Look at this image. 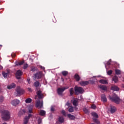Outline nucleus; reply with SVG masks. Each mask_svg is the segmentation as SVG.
<instances>
[{
	"instance_id": "40",
	"label": "nucleus",
	"mask_w": 124,
	"mask_h": 124,
	"mask_svg": "<svg viewBox=\"0 0 124 124\" xmlns=\"http://www.w3.org/2000/svg\"><path fill=\"white\" fill-rule=\"evenodd\" d=\"M42 122V120H41V118H39L38 120V124H41Z\"/></svg>"
},
{
	"instance_id": "46",
	"label": "nucleus",
	"mask_w": 124,
	"mask_h": 124,
	"mask_svg": "<svg viewBox=\"0 0 124 124\" xmlns=\"http://www.w3.org/2000/svg\"><path fill=\"white\" fill-rule=\"evenodd\" d=\"M28 91H29V92H31V89L28 88Z\"/></svg>"
},
{
	"instance_id": "15",
	"label": "nucleus",
	"mask_w": 124,
	"mask_h": 124,
	"mask_svg": "<svg viewBox=\"0 0 124 124\" xmlns=\"http://www.w3.org/2000/svg\"><path fill=\"white\" fill-rule=\"evenodd\" d=\"M89 81H83L80 82V85L82 86H85L87 85H89Z\"/></svg>"
},
{
	"instance_id": "32",
	"label": "nucleus",
	"mask_w": 124,
	"mask_h": 124,
	"mask_svg": "<svg viewBox=\"0 0 124 124\" xmlns=\"http://www.w3.org/2000/svg\"><path fill=\"white\" fill-rule=\"evenodd\" d=\"M59 121L60 122V123H63V122H64V119H63V117H59Z\"/></svg>"
},
{
	"instance_id": "10",
	"label": "nucleus",
	"mask_w": 124,
	"mask_h": 124,
	"mask_svg": "<svg viewBox=\"0 0 124 124\" xmlns=\"http://www.w3.org/2000/svg\"><path fill=\"white\" fill-rule=\"evenodd\" d=\"M66 106H68L69 109L68 111L70 113H72L74 111V109H73V107L72 106H70V104L67 102L66 104Z\"/></svg>"
},
{
	"instance_id": "34",
	"label": "nucleus",
	"mask_w": 124,
	"mask_h": 124,
	"mask_svg": "<svg viewBox=\"0 0 124 124\" xmlns=\"http://www.w3.org/2000/svg\"><path fill=\"white\" fill-rule=\"evenodd\" d=\"M62 74L63 76H66V75L68 74V72H67V71H64L62 72Z\"/></svg>"
},
{
	"instance_id": "38",
	"label": "nucleus",
	"mask_w": 124,
	"mask_h": 124,
	"mask_svg": "<svg viewBox=\"0 0 124 124\" xmlns=\"http://www.w3.org/2000/svg\"><path fill=\"white\" fill-rule=\"evenodd\" d=\"M112 72L113 71H112V70H109L107 72V74H108V75H111Z\"/></svg>"
},
{
	"instance_id": "31",
	"label": "nucleus",
	"mask_w": 124,
	"mask_h": 124,
	"mask_svg": "<svg viewBox=\"0 0 124 124\" xmlns=\"http://www.w3.org/2000/svg\"><path fill=\"white\" fill-rule=\"evenodd\" d=\"M69 92H70V95H72L74 93V89H73V88H71L70 89Z\"/></svg>"
},
{
	"instance_id": "26",
	"label": "nucleus",
	"mask_w": 124,
	"mask_h": 124,
	"mask_svg": "<svg viewBox=\"0 0 124 124\" xmlns=\"http://www.w3.org/2000/svg\"><path fill=\"white\" fill-rule=\"evenodd\" d=\"M32 101V100H31V98H28L26 99L25 102H26V103H31V102Z\"/></svg>"
},
{
	"instance_id": "42",
	"label": "nucleus",
	"mask_w": 124,
	"mask_h": 124,
	"mask_svg": "<svg viewBox=\"0 0 124 124\" xmlns=\"http://www.w3.org/2000/svg\"><path fill=\"white\" fill-rule=\"evenodd\" d=\"M24 61H21V62H19L18 63V64L19 65H22V64H23L24 63Z\"/></svg>"
},
{
	"instance_id": "33",
	"label": "nucleus",
	"mask_w": 124,
	"mask_h": 124,
	"mask_svg": "<svg viewBox=\"0 0 124 124\" xmlns=\"http://www.w3.org/2000/svg\"><path fill=\"white\" fill-rule=\"evenodd\" d=\"M2 75L4 78H6L8 75V73H5V72H2Z\"/></svg>"
},
{
	"instance_id": "24",
	"label": "nucleus",
	"mask_w": 124,
	"mask_h": 124,
	"mask_svg": "<svg viewBox=\"0 0 124 124\" xmlns=\"http://www.w3.org/2000/svg\"><path fill=\"white\" fill-rule=\"evenodd\" d=\"M111 60H109L107 63H105V65L106 69H107V65H110L111 64Z\"/></svg>"
},
{
	"instance_id": "21",
	"label": "nucleus",
	"mask_w": 124,
	"mask_h": 124,
	"mask_svg": "<svg viewBox=\"0 0 124 124\" xmlns=\"http://www.w3.org/2000/svg\"><path fill=\"white\" fill-rule=\"evenodd\" d=\"M111 90H112L113 91H119V88L117 86H113L111 87Z\"/></svg>"
},
{
	"instance_id": "44",
	"label": "nucleus",
	"mask_w": 124,
	"mask_h": 124,
	"mask_svg": "<svg viewBox=\"0 0 124 124\" xmlns=\"http://www.w3.org/2000/svg\"><path fill=\"white\" fill-rule=\"evenodd\" d=\"M27 81L28 84H31V79H30V78H27Z\"/></svg>"
},
{
	"instance_id": "48",
	"label": "nucleus",
	"mask_w": 124,
	"mask_h": 124,
	"mask_svg": "<svg viewBox=\"0 0 124 124\" xmlns=\"http://www.w3.org/2000/svg\"><path fill=\"white\" fill-rule=\"evenodd\" d=\"M37 97V96H35V99H36Z\"/></svg>"
},
{
	"instance_id": "17",
	"label": "nucleus",
	"mask_w": 124,
	"mask_h": 124,
	"mask_svg": "<svg viewBox=\"0 0 124 124\" xmlns=\"http://www.w3.org/2000/svg\"><path fill=\"white\" fill-rule=\"evenodd\" d=\"M74 106H77L78 105V99H75L73 101Z\"/></svg>"
},
{
	"instance_id": "22",
	"label": "nucleus",
	"mask_w": 124,
	"mask_h": 124,
	"mask_svg": "<svg viewBox=\"0 0 124 124\" xmlns=\"http://www.w3.org/2000/svg\"><path fill=\"white\" fill-rule=\"evenodd\" d=\"M32 108H33V106L31 105L29 106L28 107V111L30 113L32 112Z\"/></svg>"
},
{
	"instance_id": "37",
	"label": "nucleus",
	"mask_w": 124,
	"mask_h": 124,
	"mask_svg": "<svg viewBox=\"0 0 124 124\" xmlns=\"http://www.w3.org/2000/svg\"><path fill=\"white\" fill-rule=\"evenodd\" d=\"M54 111H55V106H52L51 107V112H54Z\"/></svg>"
},
{
	"instance_id": "49",
	"label": "nucleus",
	"mask_w": 124,
	"mask_h": 124,
	"mask_svg": "<svg viewBox=\"0 0 124 124\" xmlns=\"http://www.w3.org/2000/svg\"><path fill=\"white\" fill-rule=\"evenodd\" d=\"M93 82H94V81H93Z\"/></svg>"
},
{
	"instance_id": "23",
	"label": "nucleus",
	"mask_w": 124,
	"mask_h": 124,
	"mask_svg": "<svg viewBox=\"0 0 124 124\" xmlns=\"http://www.w3.org/2000/svg\"><path fill=\"white\" fill-rule=\"evenodd\" d=\"M99 87L100 89H101V90H103V91H106V90H107V87L104 85H99Z\"/></svg>"
},
{
	"instance_id": "41",
	"label": "nucleus",
	"mask_w": 124,
	"mask_h": 124,
	"mask_svg": "<svg viewBox=\"0 0 124 124\" xmlns=\"http://www.w3.org/2000/svg\"><path fill=\"white\" fill-rule=\"evenodd\" d=\"M3 101V97L2 96H0V102Z\"/></svg>"
},
{
	"instance_id": "12",
	"label": "nucleus",
	"mask_w": 124,
	"mask_h": 124,
	"mask_svg": "<svg viewBox=\"0 0 124 124\" xmlns=\"http://www.w3.org/2000/svg\"><path fill=\"white\" fill-rule=\"evenodd\" d=\"M37 96H38L39 99H41V98H43L44 97V96L42 93V92L40 90H39L37 92Z\"/></svg>"
},
{
	"instance_id": "25",
	"label": "nucleus",
	"mask_w": 124,
	"mask_h": 124,
	"mask_svg": "<svg viewBox=\"0 0 124 124\" xmlns=\"http://www.w3.org/2000/svg\"><path fill=\"white\" fill-rule=\"evenodd\" d=\"M75 79L76 80V81H79L80 80V77L78 74H76L75 75Z\"/></svg>"
},
{
	"instance_id": "13",
	"label": "nucleus",
	"mask_w": 124,
	"mask_h": 124,
	"mask_svg": "<svg viewBox=\"0 0 124 124\" xmlns=\"http://www.w3.org/2000/svg\"><path fill=\"white\" fill-rule=\"evenodd\" d=\"M19 103H20V101L17 99L14 100L11 102L12 105H13L14 106H16V105H18Z\"/></svg>"
},
{
	"instance_id": "47",
	"label": "nucleus",
	"mask_w": 124,
	"mask_h": 124,
	"mask_svg": "<svg viewBox=\"0 0 124 124\" xmlns=\"http://www.w3.org/2000/svg\"><path fill=\"white\" fill-rule=\"evenodd\" d=\"M41 68H42V69H45V68L42 66H41Z\"/></svg>"
},
{
	"instance_id": "27",
	"label": "nucleus",
	"mask_w": 124,
	"mask_h": 124,
	"mask_svg": "<svg viewBox=\"0 0 124 124\" xmlns=\"http://www.w3.org/2000/svg\"><path fill=\"white\" fill-rule=\"evenodd\" d=\"M115 73L117 75H120L122 73V71L119 69L115 70Z\"/></svg>"
},
{
	"instance_id": "36",
	"label": "nucleus",
	"mask_w": 124,
	"mask_h": 124,
	"mask_svg": "<svg viewBox=\"0 0 124 124\" xmlns=\"http://www.w3.org/2000/svg\"><path fill=\"white\" fill-rule=\"evenodd\" d=\"M61 113L63 116H65V117L66 116V112H65V111L63 110L61 111Z\"/></svg>"
},
{
	"instance_id": "6",
	"label": "nucleus",
	"mask_w": 124,
	"mask_h": 124,
	"mask_svg": "<svg viewBox=\"0 0 124 124\" xmlns=\"http://www.w3.org/2000/svg\"><path fill=\"white\" fill-rule=\"evenodd\" d=\"M92 115L93 116V122H94V123H95L97 124H100V122H99V121H98L97 119V118H98V115H97V114H96V113L95 112H93L92 113Z\"/></svg>"
},
{
	"instance_id": "16",
	"label": "nucleus",
	"mask_w": 124,
	"mask_h": 124,
	"mask_svg": "<svg viewBox=\"0 0 124 124\" xmlns=\"http://www.w3.org/2000/svg\"><path fill=\"white\" fill-rule=\"evenodd\" d=\"M101 100L103 102H106L107 101V99L106 98V96L105 94H102L101 96Z\"/></svg>"
},
{
	"instance_id": "19",
	"label": "nucleus",
	"mask_w": 124,
	"mask_h": 124,
	"mask_svg": "<svg viewBox=\"0 0 124 124\" xmlns=\"http://www.w3.org/2000/svg\"><path fill=\"white\" fill-rule=\"evenodd\" d=\"M67 116L70 120H75V116L71 114H67Z\"/></svg>"
},
{
	"instance_id": "14",
	"label": "nucleus",
	"mask_w": 124,
	"mask_h": 124,
	"mask_svg": "<svg viewBox=\"0 0 124 124\" xmlns=\"http://www.w3.org/2000/svg\"><path fill=\"white\" fill-rule=\"evenodd\" d=\"M16 87V84L15 83H12L11 85L7 86V89L11 90V89H14Z\"/></svg>"
},
{
	"instance_id": "39",
	"label": "nucleus",
	"mask_w": 124,
	"mask_h": 124,
	"mask_svg": "<svg viewBox=\"0 0 124 124\" xmlns=\"http://www.w3.org/2000/svg\"><path fill=\"white\" fill-rule=\"evenodd\" d=\"M91 108H92V109H95L96 108V106H95V105H92V106H91Z\"/></svg>"
},
{
	"instance_id": "35",
	"label": "nucleus",
	"mask_w": 124,
	"mask_h": 124,
	"mask_svg": "<svg viewBox=\"0 0 124 124\" xmlns=\"http://www.w3.org/2000/svg\"><path fill=\"white\" fill-rule=\"evenodd\" d=\"M34 85L35 87H38L39 86V82L38 81H36L34 82Z\"/></svg>"
},
{
	"instance_id": "5",
	"label": "nucleus",
	"mask_w": 124,
	"mask_h": 124,
	"mask_svg": "<svg viewBox=\"0 0 124 124\" xmlns=\"http://www.w3.org/2000/svg\"><path fill=\"white\" fill-rule=\"evenodd\" d=\"M68 87L66 86L65 87L62 88H59L57 89V93L59 95H62V93L65 90H67L68 89Z\"/></svg>"
},
{
	"instance_id": "11",
	"label": "nucleus",
	"mask_w": 124,
	"mask_h": 124,
	"mask_svg": "<svg viewBox=\"0 0 124 124\" xmlns=\"http://www.w3.org/2000/svg\"><path fill=\"white\" fill-rule=\"evenodd\" d=\"M22 74H23V73L21 70H17L16 74V76L17 79H20V78H21V76Z\"/></svg>"
},
{
	"instance_id": "20",
	"label": "nucleus",
	"mask_w": 124,
	"mask_h": 124,
	"mask_svg": "<svg viewBox=\"0 0 124 124\" xmlns=\"http://www.w3.org/2000/svg\"><path fill=\"white\" fill-rule=\"evenodd\" d=\"M112 81H113L114 83H117L118 81H119V78L117 76H115L112 78Z\"/></svg>"
},
{
	"instance_id": "28",
	"label": "nucleus",
	"mask_w": 124,
	"mask_h": 124,
	"mask_svg": "<svg viewBox=\"0 0 124 124\" xmlns=\"http://www.w3.org/2000/svg\"><path fill=\"white\" fill-rule=\"evenodd\" d=\"M46 114V112L44 110H41L40 112V115L41 116H44Z\"/></svg>"
},
{
	"instance_id": "4",
	"label": "nucleus",
	"mask_w": 124,
	"mask_h": 124,
	"mask_svg": "<svg viewBox=\"0 0 124 124\" xmlns=\"http://www.w3.org/2000/svg\"><path fill=\"white\" fill-rule=\"evenodd\" d=\"M16 91L18 96L22 95V94H23L25 93V91L23 90V89L21 88L20 86H18L16 88Z\"/></svg>"
},
{
	"instance_id": "2",
	"label": "nucleus",
	"mask_w": 124,
	"mask_h": 124,
	"mask_svg": "<svg viewBox=\"0 0 124 124\" xmlns=\"http://www.w3.org/2000/svg\"><path fill=\"white\" fill-rule=\"evenodd\" d=\"M109 98L111 101L115 102V103H116L117 104H119L120 101H121V99H120V98L118 97L116 94H113L112 97L109 96Z\"/></svg>"
},
{
	"instance_id": "9",
	"label": "nucleus",
	"mask_w": 124,
	"mask_h": 124,
	"mask_svg": "<svg viewBox=\"0 0 124 124\" xmlns=\"http://www.w3.org/2000/svg\"><path fill=\"white\" fill-rule=\"evenodd\" d=\"M42 72H39L34 75V79H40L43 76Z\"/></svg>"
},
{
	"instance_id": "30",
	"label": "nucleus",
	"mask_w": 124,
	"mask_h": 124,
	"mask_svg": "<svg viewBox=\"0 0 124 124\" xmlns=\"http://www.w3.org/2000/svg\"><path fill=\"white\" fill-rule=\"evenodd\" d=\"M83 111L85 113V114H89L90 113L89 109L86 108H83Z\"/></svg>"
},
{
	"instance_id": "45",
	"label": "nucleus",
	"mask_w": 124,
	"mask_h": 124,
	"mask_svg": "<svg viewBox=\"0 0 124 124\" xmlns=\"http://www.w3.org/2000/svg\"><path fill=\"white\" fill-rule=\"evenodd\" d=\"M2 68H3V67H2V66L0 65V70L2 69Z\"/></svg>"
},
{
	"instance_id": "3",
	"label": "nucleus",
	"mask_w": 124,
	"mask_h": 124,
	"mask_svg": "<svg viewBox=\"0 0 124 124\" xmlns=\"http://www.w3.org/2000/svg\"><path fill=\"white\" fill-rule=\"evenodd\" d=\"M75 92L76 94H78V93H84V89L81 87L76 86L75 87Z\"/></svg>"
},
{
	"instance_id": "7",
	"label": "nucleus",
	"mask_w": 124,
	"mask_h": 124,
	"mask_svg": "<svg viewBox=\"0 0 124 124\" xmlns=\"http://www.w3.org/2000/svg\"><path fill=\"white\" fill-rule=\"evenodd\" d=\"M36 107L37 108H42L43 107V101L38 100L36 101Z\"/></svg>"
},
{
	"instance_id": "18",
	"label": "nucleus",
	"mask_w": 124,
	"mask_h": 124,
	"mask_svg": "<svg viewBox=\"0 0 124 124\" xmlns=\"http://www.w3.org/2000/svg\"><path fill=\"white\" fill-rule=\"evenodd\" d=\"M110 112L111 113H115L116 112V108L114 106H110Z\"/></svg>"
},
{
	"instance_id": "29",
	"label": "nucleus",
	"mask_w": 124,
	"mask_h": 124,
	"mask_svg": "<svg viewBox=\"0 0 124 124\" xmlns=\"http://www.w3.org/2000/svg\"><path fill=\"white\" fill-rule=\"evenodd\" d=\"M101 84H107V80L104 79H101L99 81Z\"/></svg>"
},
{
	"instance_id": "43",
	"label": "nucleus",
	"mask_w": 124,
	"mask_h": 124,
	"mask_svg": "<svg viewBox=\"0 0 124 124\" xmlns=\"http://www.w3.org/2000/svg\"><path fill=\"white\" fill-rule=\"evenodd\" d=\"M28 64H24V65L23 68H24V69H26V68H27V67H28Z\"/></svg>"
},
{
	"instance_id": "8",
	"label": "nucleus",
	"mask_w": 124,
	"mask_h": 124,
	"mask_svg": "<svg viewBox=\"0 0 124 124\" xmlns=\"http://www.w3.org/2000/svg\"><path fill=\"white\" fill-rule=\"evenodd\" d=\"M31 116L32 115L31 114H29L28 116H26L24 119L23 124H28L29 123V120H30V118Z\"/></svg>"
},
{
	"instance_id": "1",
	"label": "nucleus",
	"mask_w": 124,
	"mask_h": 124,
	"mask_svg": "<svg viewBox=\"0 0 124 124\" xmlns=\"http://www.w3.org/2000/svg\"><path fill=\"white\" fill-rule=\"evenodd\" d=\"M4 107H0V112L2 113V119L4 121H8L10 119V112L8 110H5Z\"/></svg>"
}]
</instances>
